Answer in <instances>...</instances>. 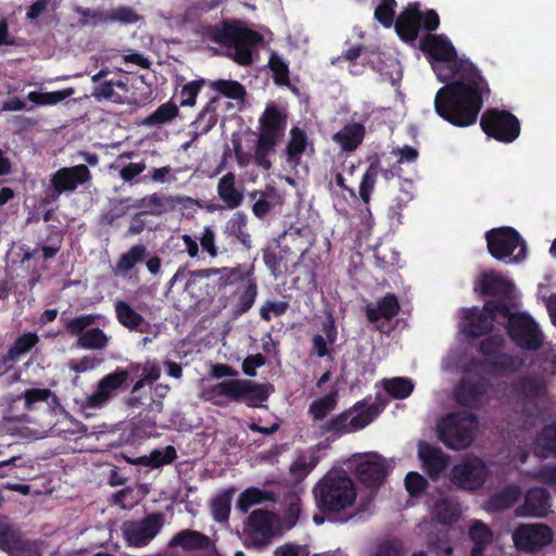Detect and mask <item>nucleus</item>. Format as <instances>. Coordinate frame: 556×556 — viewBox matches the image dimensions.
Wrapping results in <instances>:
<instances>
[{
    "label": "nucleus",
    "instance_id": "f257e3e1",
    "mask_svg": "<svg viewBox=\"0 0 556 556\" xmlns=\"http://www.w3.org/2000/svg\"><path fill=\"white\" fill-rule=\"evenodd\" d=\"M438 78L446 83L434 97V111L453 126L465 128L476 124L491 88L471 61L459 59L445 35L428 34L419 40Z\"/></svg>",
    "mask_w": 556,
    "mask_h": 556
},
{
    "label": "nucleus",
    "instance_id": "f03ea898",
    "mask_svg": "<svg viewBox=\"0 0 556 556\" xmlns=\"http://www.w3.org/2000/svg\"><path fill=\"white\" fill-rule=\"evenodd\" d=\"M203 39L228 49L230 58L239 65L252 64V51L263 41V36L250 29L237 20H226L222 25H204L201 28Z\"/></svg>",
    "mask_w": 556,
    "mask_h": 556
},
{
    "label": "nucleus",
    "instance_id": "7ed1b4c3",
    "mask_svg": "<svg viewBox=\"0 0 556 556\" xmlns=\"http://www.w3.org/2000/svg\"><path fill=\"white\" fill-rule=\"evenodd\" d=\"M316 505L328 518L352 507L356 501L354 481L344 471L327 472L313 489Z\"/></svg>",
    "mask_w": 556,
    "mask_h": 556
},
{
    "label": "nucleus",
    "instance_id": "20e7f679",
    "mask_svg": "<svg viewBox=\"0 0 556 556\" xmlns=\"http://www.w3.org/2000/svg\"><path fill=\"white\" fill-rule=\"evenodd\" d=\"M274 387L270 383H260L250 379H230L217 382L206 389V399L222 406L217 397H227L230 402L242 403L248 407L257 408L268 400Z\"/></svg>",
    "mask_w": 556,
    "mask_h": 556
},
{
    "label": "nucleus",
    "instance_id": "39448f33",
    "mask_svg": "<svg viewBox=\"0 0 556 556\" xmlns=\"http://www.w3.org/2000/svg\"><path fill=\"white\" fill-rule=\"evenodd\" d=\"M488 307L502 314L507 336L520 349L536 351L543 345L544 337L536 321L527 313H513L504 300H488Z\"/></svg>",
    "mask_w": 556,
    "mask_h": 556
},
{
    "label": "nucleus",
    "instance_id": "423d86ee",
    "mask_svg": "<svg viewBox=\"0 0 556 556\" xmlns=\"http://www.w3.org/2000/svg\"><path fill=\"white\" fill-rule=\"evenodd\" d=\"M504 346L505 339L501 334H492L482 340L478 351L485 358L475 362L476 367L488 375H513L518 372L525 365L523 358L502 352Z\"/></svg>",
    "mask_w": 556,
    "mask_h": 556
},
{
    "label": "nucleus",
    "instance_id": "0eeeda50",
    "mask_svg": "<svg viewBox=\"0 0 556 556\" xmlns=\"http://www.w3.org/2000/svg\"><path fill=\"white\" fill-rule=\"evenodd\" d=\"M477 424V416L472 413H452L443 417L439 422L438 437L451 450H465L473 441Z\"/></svg>",
    "mask_w": 556,
    "mask_h": 556
},
{
    "label": "nucleus",
    "instance_id": "6e6552de",
    "mask_svg": "<svg viewBox=\"0 0 556 556\" xmlns=\"http://www.w3.org/2000/svg\"><path fill=\"white\" fill-rule=\"evenodd\" d=\"M65 312L61 315L66 333L76 337V346L84 350H103L109 345L110 337L100 328L93 327L99 315L87 314L74 318H65Z\"/></svg>",
    "mask_w": 556,
    "mask_h": 556
},
{
    "label": "nucleus",
    "instance_id": "1a4fd4ad",
    "mask_svg": "<svg viewBox=\"0 0 556 556\" xmlns=\"http://www.w3.org/2000/svg\"><path fill=\"white\" fill-rule=\"evenodd\" d=\"M485 240L488 251L495 260L514 256L515 262H520L527 256V244L513 227L493 228L486 231Z\"/></svg>",
    "mask_w": 556,
    "mask_h": 556
},
{
    "label": "nucleus",
    "instance_id": "9d476101",
    "mask_svg": "<svg viewBox=\"0 0 556 556\" xmlns=\"http://www.w3.org/2000/svg\"><path fill=\"white\" fill-rule=\"evenodd\" d=\"M480 127L490 138L498 142L511 143L520 136V122L507 110L486 109L480 117Z\"/></svg>",
    "mask_w": 556,
    "mask_h": 556
},
{
    "label": "nucleus",
    "instance_id": "9b49d317",
    "mask_svg": "<svg viewBox=\"0 0 556 556\" xmlns=\"http://www.w3.org/2000/svg\"><path fill=\"white\" fill-rule=\"evenodd\" d=\"M91 178L92 175L85 164L61 167L51 175L50 186L41 202H56L62 193L75 191L79 185L89 182Z\"/></svg>",
    "mask_w": 556,
    "mask_h": 556
},
{
    "label": "nucleus",
    "instance_id": "f8f14e48",
    "mask_svg": "<svg viewBox=\"0 0 556 556\" xmlns=\"http://www.w3.org/2000/svg\"><path fill=\"white\" fill-rule=\"evenodd\" d=\"M165 516L152 513L140 520H127L122 525V533L131 547L147 546L162 530Z\"/></svg>",
    "mask_w": 556,
    "mask_h": 556
},
{
    "label": "nucleus",
    "instance_id": "ddd939ff",
    "mask_svg": "<svg viewBox=\"0 0 556 556\" xmlns=\"http://www.w3.org/2000/svg\"><path fill=\"white\" fill-rule=\"evenodd\" d=\"M490 476L485 463L479 457L467 458L451 469L450 480L459 489L477 491L483 486Z\"/></svg>",
    "mask_w": 556,
    "mask_h": 556
},
{
    "label": "nucleus",
    "instance_id": "4468645a",
    "mask_svg": "<svg viewBox=\"0 0 556 556\" xmlns=\"http://www.w3.org/2000/svg\"><path fill=\"white\" fill-rule=\"evenodd\" d=\"M513 395L521 403V413L533 418L538 409V402L547 395L546 383L536 377L522 376L510 386Z\"/></svg>",
    "mask_w": 556,
    "mask_h": 556
},
{
    "label": "nucleus",
    "instance_id": "2eb2a0df",
    "mask_svg": "<svg viewBox=\"0 0 556 556\" xmlns=\"http://www.w3.org/2000/svg\"><path fill=\"white\" fill-rule=\"evenodd\" d=\"M276 514L267 509H254L244 525L247 541L257 548L265 547L276 534Z\"/></svg>",
    "mask_w": 556,
    "mask_h": 556
},
{
    "label": "nucleus",
    "instance_id": "dca6fc26",
    "mask_svg": "<svg viewBox=\"0 0 556 556\" xmlns=\"http://www.w3.org/2000/svg\"><path fill=\"white\" fill-rule=\"evenodd\" d=\"M129 378V371L117 367L113 372L105 375L97 384V389L81 402L80 407L101 408L109 403L116 391L123 387Z\"/></svg>",
    "mask_w": 556,
    "mask_h": 556
},
{
    "label": "nucleus",
    "instance_id": "f3484780",
    "mask_svg": "<svg viewBox=\"0 0 556 556\" xmlns=\"http://www.w3.org/2000/svg\"><path fill=\"white\" fill-rule=\"evenodd\" d=\"M552 529L543 523L520 525L513 532V541L520 552L534 553L553 542Z\"/></svg>",
    "mask_w": 556,
    "mask_h": 556
},
{
    "label": "nucleus",
    "instance_id": "a211bd4d",
    "mask_svg": "<svg viewBox=\"0 0 556 556\" xmlns=\"http://www.w3.org/2000/svg\"><path fill=\"white\" fill-rule=\"evenodd\" d=\"M254 274V265L238 264L235 267L204 268L190 271L189 282L217 277L216 286L225 289L227 286L240 285L249 276Z\"/></svg>",
    "mask_w": 556,
    "mask_h": 556
},
{
    "label": "nucleus",
    "instance_id": "6ab92c4d",
    "mask_svg": "<svg viewBox=\"0 0 556 556\" xmlns=\"http://www.w3.org/2000/svg\"><path fill=\"white\" fill-rule=\"evenodd\" d=\"M465 333L470 338H480L493 330V323L503 324L502 314L494 307H488L486 302L482 308L473 306L465 312Z\"/></svg>",
    "mask_w": 556,
    "mask_h": 556
},
{
    "label": "nucleus",
    "instance_id": "aec40b11",
    "mask_svg": "<svg viewBox=\"0 0 556 556\" xmlns=\"http://www.w3.org/2000/svg\"><path fill=\"white\" fill-rule=\"evenodd\" d=\"M489 387V382L483 378H462L454 390L455 401L466 408H480Z\"/></svg>",
    "mask_w": 556,
    "mask_h": 556
},
{
    "label": "nucleus",
    "instance_id": "412c9836",
    "mask_svg": "<svg viewBox=\"0 0 556 556\" xmlns=\"http://www.w3.org/2000/svg\"><path fill=\"white\" fill-rule=\"evenodd\" d=\"M288 124V114L285 109L276 103H268L258 119V136L280 140L285 135Z\"/></svg>",
    "mask_w": 556,
    "mask_h": 556
},
{
    "label": "nucleus",
    "instance_id": "4be33fe9",
    "mask_svg": "<svg viewBox=\"0 0 556 556\" xmlns=\"http://www.w3.org/2000/svg\"><path fill=\"white\" fill-rule=\"evenodd\" d=\"M355 475L364 486L377 491L387 477L386 459L378 454H372L357 464Z\"/></svg>",
    "mask_w": 556,
    "mask_h": 556
},
{
    "label": "nucleus",
    "instance_id": "5701e85b",
    "mask_svg": "<svg viewBox=\"0 0 556 556\" xmlns=\"http://www.w3.org/2000/svg\"><path fill=\"white\" fill-rule=\"evenodd\" d=\"M481 294L504 300L509 305L514 299L515 285L505 277L497 274L484 273L479 280V287L476 288Z\"/></svg>",
    "mask_w": 556,
    "mask_h": 556
},
{
    "label": "nucleus",
    "instance_id": "b1692460",
    "mask_svg": "<svg viewBox=\"0 0 556 556\" xmlns=\"http://www.w3.org/2000/svg\"><path fill=\"white\" fill-rule=\"evenodd\" d=\"M418 2L408 5L397 16L394 27L397 36L405 42H414L420 29V8Z\"/></svg>",
    "mask_w": 556,
    "mask_h": 556
},
{
    "label": "nucleus",
    "instance_id": "393cba45",
    "mask_svg": "<svg viewBox=\"0 0 556 556\" xmlns=\"http://www.w3.org/2000/svg\"><path fill=\"white\" fill-rule=\"evenodd\" d=\"M551 507V495L543 488L527 491L525 502L517 507L516 515L521 517H544Z\"/></svg>",
    "mask_w": 556,
    "mask_h": 556
},
{
    "label": "nucleus",
    "instance_id": "a878e982",
    "mask_svg": "<svg viewBox=\"0 0 556 556\" xmlns=\"http://www.w3.org/2000/svg\"><path fill=\"white\" fill-rule=\"evenodd\" d=\"M418 457L431 479L438 478L448 465V456L440 447L426 442L419 443Z\"/></svg>",
    "mask_w": 556,
    "mask_h": 556
},
{
    "label": "nucleus",
    "instance_id": "bb28decb",
    "mask_svg": "<svg viewBox=\"0 0 556 556\" xmlns=\"http://www.w3.org/2000/svg\"><path fill=\"white\" fill-rule=\"evenodd\" d=\"M321 331L324 334L316 333L312 337V353L323 358L331 355V349L338 340V328L332 313H328L321 321Z\"/></svg>",
    "mask_w": 556,
    "mask_h": 556
},
{
    "label": "nucleus",
    "instance_id": "cd10ccee",
    "mask_svg": "<svg viewBox=\"0 0 556 556\" xmlns=\"http://www.w3.org/2000/svg\"><path fill=\"white\" fill-rule=\"evenodd\" d=\"M401 305L395 293L389 292L377 301L365 306V315L369 323L376 324L381 319L391 320L399 315Z\"/></svg>",
    "mask_w": 556,
    "mask_h": 556
},
{
    "label": "nucleus",
    "instance_id": "c85d7f7f",
    "mask_svg": "<svg viewBox=\"0 0 556 556\" xmlns=\"http://www.w3.org/2000/svg\"><path fill=\"white\" fill-rule=\"evenodd\" d=\"M257 292V281L253 274L244 279L233 292L236 299L233 314L240 316L249 312L255 303Z\"/></svg>",
    "mask_w": 556,
    "mask_h": 556
},
{
    "label": "nucleus",
    "instance_id": "c756f323",
    "mask_svg": "<svg viewBox=\"0 0 556 556\" xmlns=\"http://www.w3.org/2000/svg\"><path fill=\"white\" fill-rule=\"evenodd\" d=\"M366 134V128L361 123L346 124L341 130L336 132L332 137L333 141L338 143L345 152L355 151L363 142Z\"/></svg>",
    "mask_w": 556,
    "mask_h": 556
},
{
    "label": "nucleus",
    "instance_id": "7c9ffc66",
    "mask_svg": "<svg viewBox=\"0 0 556 556\" xmlns=\"http://www.w3.org/2000/svg\"><path fill=\"white\" fill-rule=\"evenodd\" d=\"M211 544L207 535L191 529L177 532L169 542L170 547H181L185 551L207 549Z\"/></svg>",
    "mask_w": 556,
    "mask_h": 556
},
{
    "label": "nucleus",
    "instance_id": "2f4dec72",
    "mask_svg": "<svg viewBox=\"0 0 556 556\" xmlns=\"http://www.w3.org/2000/svg\"><path fill=\"white\" fill-rule=\"evenodd\" d=\"M521 497V489L516 484H509L493 493L486 502V507L493 513L504 511L513 507Z\"/></svg>",
    "mask_w": 556,
    "mask_h": 556
},
{
    "label": "nucleus",
    "instance_id": "473e14b6",
    "mask_svg": "<svg viewBox=\"0 0 556 556\" xmlns=\"http://www.w3.org/2000/svg\"><path fill=\"white\" fill-rule=\"evenodd\" d=\"M180 203V199L174 197H165L159 193H152L136 200L134 206L143 208L142 212L154 216L164 214L174 203Z\"/></svg>",
    "mask_w": 556,
    "mask_h": 556
},
{
    "label": "nucleus",
    "instance_id": "72a5a7b5",
    "mask_svg": "<svg viewBox=\"0 0 556 556\" xmlns=\"http://www.w3.org/2000/svg\"><path fill=\"white\" fill-rule=\"evenodd\" d=\"M534 453L541 458L556 456V421L545 425L533 443Z\"/></svg>",
    "mask_w": 556,
    "mask_h": 556
},
{
    "label": "nucleus",
    "instance_id": "f704fd0d",
    "mask_svg": "<svg viewBox=\"0 0 556 556\" xmlns=\"http://www.w3.org/2000/svg\"><path fill=\"white\" fill-rule=\"evenodd\" d=\"M117 321L129 330L143 332L142 326H149L144 318L129 303L118 300L114 303Z\"/></svg>",
    "mask_w": 556,
    "mask_h": 556
},
{
    "label": "nucleus",
    "instance_id": "c9c22d12",
    "mask_svg": "<svg viewBox=\"0 0 556 556\" xmlns=\"http://www.w3.org/2000/svg\"><path fill=\"white\" fill-rule=\"evenodd\" d=\"M217 193L228 208H236L240 206L243 201V193L236 188V176L231 172L225 174L219 179Z\"/></svg>",
    "mask_w": 556,
    "mask_h": 556
},
{
    "label": "nucleus",
    "instance_id": "e433bc0d",
    "mask_svg": "<svg viewBox=\"0 0 556 556\" xmlns=\"http://www.w3.org/2000/svg\"><path fill=\"white\" fill-rule=\"evenodd\" d=\"M220 101L218 96H215L208 100L204 108L199 113L197 119L193 122L195 128V136L207 134L217 123V105Z\"/></svg>",
    "mask_w": 556,
    "mask_h": 556
},
{
    "label": "nucleus",
    "instance_id": "4c0bfd02",
    "mask_svg": "<svg viewBox=\"0 0 556 556\" xmlns=\"http://www.w3.org/2000/svg\"><path fill=\"white\" fill-rule=\"evenodd\" d=\"M278 496L273 491L261 490L258 488H249L244 490L237 501V508L242 513H248L253 505L262 504L264 502L276 503Z\"/></svg>",
    "mask_w": 556,
    "mask_h": 556
},
{
    "label": "nucleus",
    "instance_id": "58836bf2",
    "mask_svg": "<svg viewBox=\"0 0 556 556\" xmlns=\"http://www.w3.org/2000/svg\"><path fill=\"white\" fill-rule=\"evenodd\" d=\"M469 538L473 542L470 556H482L493 540V533L485 523L476 520L469 529Z\"/></svg>",
    "mask_w": 556,
    "mask_h": 556
},
{
    "label": "nucleus",
    "instance_id": "ea45409f",
    "mask_svg": "<svg viewBox=\"0 0 556 556\" xmlns=\"http://www.w3.org/2000/svg\"><path fill=\"white\" fill-rule=\"evenodd\" d=\"M148 249L143 244L132 245L126 253H123L114 268L116 276H125L138 263L144 261L148 255Z\"/></svg>",
    "mask_w": 556,
    "mask_h": 556
},
{
    "label": "nucleus",
    "instance_id": "a19ab883",
    "mask_svg": "<svg viewBox=\"0 0 556 556\" xmlns=\"http://www.w3.org/2000/svg\"><path fill=\"white\" fill-rule=\"evenodd\" d=\"M307 147V135L298 126L290 130V140L286 147L287 162L298 165Z\"/></svg>",
    "mask_w": 556,
    "mask_h": 556
},
{
    "label": "nucleus",
    "instance_id": "79ce46f5",
    "mask_svg": "<svg viewBox=\"0 0 556 556\" xmlns=\"http://www.w3.org/2000/svg\"><path fill=\"white\" fill-rule=\"evenodd\" d=\"M302 513V500L295 494L291 493L286 496V507L279 520V529L289 531L293 529Z\"/></svg>",
    "mask_w": 556,
    "mask_h": 556
},
{
    "label": "nucleus",
    "instance_id": "37998d69",
    "mask_svg": "<svg viewBox=\"0 0 556 556\" xmlns=\"http://www.w3.org/2000/svg\"><path fill=\"white\" fill-rule=\"evenodd\" d=\"M380 172V160L377 155L370 159L369 166L364 173L361 184H359V198L362 202L366 205L369 204L371 194L375 190L377 177Z\"/></svg>",
    "mask_w": 556,
    "mask_h": 556
},
{
    "label": "nucleus",
    "instance_id": "c03bdc74",
    "mask_svg": "<svg viewBox=\"0 0 556 556\" xmlns=\"http://www.w3.org/2000/svg\"><path fill=\"white\" fill-rule=\"evenodd\" d=\"M1 551L5 552L10 556H39V549L37 545L26 539L15 530L7 543L3 545Z\"/></svg>",
    "mask_w": 556,
    "mask_h": 556
},
{
    "label": "nucleus",
    "instance_id": "a18cd8bd",
    "mask_svg": "<svg viewBox=\"0 0 556 556\" xmlns=\"http://www.w3.org/2000/svg\"><path fill=\"white\" fill-rule=\"evenodd\" d=\"M278 141L258 136L254 146L253 163L264 169L269 170L273 167L270 155L275 153Z\"/></svg>",
    "mask_w": 556,
    "mask_h": 556
},
{
    "label": "nucleus",
    "instance_id": "49530a36",
    "mask_svg": "<svg viewBox=\"0 0 556 556\" xmlns=\"http://www.w3.org/2000/svg\"><path fill=\"white\" fill-rule=\"evenodd\" d=\"M247 227V216L242 212H237L227 222L226 232L238 239V241L247 249L250 250L252 248V241L250 233L245 230Z\"/></svg>",
    "mask_w": 556,
    "mask_h": 556
},
{
    "label": "nucleus",
    "instance_id": "de8ad7c7",
    "mask_svg": "<svg viewBox=\"0 0 556 556\" xmlns=\"http://www.w3.org/2000/svg\"><path fill=\"white\" fill-rule=\"evenodd\" d=\"M383 388L393 399L404 400L413 393L415 384L409 378L394 377L391 379H384Z\"/></svg>",
    "mask_w": 556,
    "mask_h": 556
},
{
    "label": "nucleus",
    "instance_id": "09e8293b",
    "mask_svg": "<svg viewBox=\"0 0 556 556\" xmlns=\"http://www.w3.org/2000/svg\"><path fill=\"white\" fill-rule=\"evenodd\" d=\"M74 93L75 89L72 87L49 92L30 91L27 94V99L36 105H54L72 97Z\"/></svg>",
    "mask_w": 556,
    "mask_h": 556
},
{
    "label": "nucleus",
    "instance_id": "8fccbe9b",
    "mask_svg": "<svg viewBox=\"0 0 556 556\" xmlns=\"http://www.w3.org/2000/svg\"><path fill=\"white\" fill-rule=\"evenodd\" d=\"M235 489L225 490L215 496L211 504L212 515L217 522H225L229 519L231 500Z\"/></svg>",
    "mask_w": 556,
    "mask_h": 556
},
{
    "label": "nucleus",
    "instance_id": "3c124183",
    "mask_svg": "<svg viewBox=\"0 0 556 556\" xmlns=\"http://www.w3.org/2000/svg\"><path fill=\"white\" fill-rule=\"evenodd\" d=\"M73 11L79 16L77 21L79 27H94L99 24H108L106 10H94L75 5Z\"/></svg>",
    "mask_w": 556,
    "mask_h": 556
},
{
    "label": "nucleus",
    "instance_id": "603ef678",
    "mask_svg": "<svg viewBox=\"0 0 556 556\" xmlns=\"http://www.w3.org/2000/svg\"><path fill=\"white\" fill-rule=\"evenodd\" d=\"M338 391L333 390L327 395L312 402L308 407L309 414L315 420H323L331 410L336 408Z\"/></svg>",
    "mask_w": 556,
    "mask_h": 556
},
{
    "label": "nucleus",
    "instance_id": "864d4df0",
    "mask_svg": "<svg viewBox=\"0 0 556 556\" xmlns=\"http://www.w3.org/2000/svg\"><path fill=\"white\" fill-rule=\"evenodd\" d=\"M210 87L232 100H241L245 96V88L237 80L217 79L208 83Z\"/></svg>",
    "mask_w": 556,
    "mask_h": 556
},
{
    "label": "nucleus",
    "instance_id": "5fc2aeb1",
    "mask_svg": "<svg viewBox=\"0 0 556 556\" xmlns=\"http://www.w3.org/2000/svg\"><path fill=\"white\" fill-rule=\"evenodd\" d=\"M129 198L111 200L109 210L100 215L101 224L106 226H113L117 219L125 216L129 211Z\"/></svg>",
    "mask_w": 556,
    "mask_h": 556
},
{
    "label": "nucleus",
    "instance_id": "6e6d98bb",
    "mask_svg": "<svg viewBox=\"0 0 556 556\" xmlns=\"http://www.w3.org/2000/svg\"><path fill=\"white\" fill-rule=\"evenodd\" d=\"M268 67L273 72V79L276 85H290V71L288 64L276 52H273L268 60Z\"/></svg>",
    "mask_w": 556,
    "mask_h": 556
},
{
    "label": "nucleus",
    "instance_id": "4d7b16f0",
    "mask_svg": "<svg viewBox=\"0 0 556 556\" xmlns=\"http://www.w3.org/2000/svg\"><path fill=\"white\" fill-rule=\"evenodd\" d=\"M179 113L178 106L168 101L160 105L151 115L147 117V124L162 125L172 122Z\"/></svg>",
    "mask_w": 556,
    "mask_h": 556
},
{
    "label": "nucleus",
    "instance_id": "13d9d810",
    "mask_svg": "<svg viewBox=\"0 0 556 556\" xmlns=\"http://www.w3.org/2000/svg\"><path fill=\"white\" fill-rule=\"evenodd\" d=\"M106 14L108 24L121 23L123 25H130L137 23L140 20V16L136 13V11L132 8L126 5L106 10Z\"/></svg>",
    "mask_w": 556,
    "mask_h": 556
},
{
    "label": "nucleus",
    "instance_id": "bf43d9fd",
    "mask_svg": "<svg viewBox=\"0 0 556 556\" xmlns=\"http://www.w3.org/2000/svg\"><path fill=\"white\" fill-rule=\"evenodd\" d=\"M435 520L444 526H451L458 519L457 509L446 500L438 501L433 507Z\"/></svg>",
    "mask_w": 556,
    "mask_h": 556
},
{
    "label": "nucleus",
    "instance_id": "052dcab7",
    "mask_svg": "<svg viewBox=\"0 0 556 556\" xmlns=\"http://www.w3.org/2000/svg\"><path fill=\"white\" fill-rule=\"evenodd\" d=\"M381 412V408L377 403L367 405L365 409H362L357 415L350 419V430L356 431L364 429L368 426Z\"/></svg>",
    "mask_w": 556,
    "mask_h": 556
},
{
    "label": "nucleus",
    "instance_id": "680f3d73",
    "mask_svg": "<svg viewBox=\"0 0 556 556\" xmlns=\"http://www.w3.org/2000/svg\"><path fill=\"white\" fill-rule=\"evenodd\" d=\"M38 342L39 337L36 332H24L15 339L9 349L13 351L14 355L20 359L21 356L30 352Z\"/></svg>",
    "mask_w": 556,
    "mask_h": 556
},
{
    "label": "nucleus",
    "instance_id": "e2e57ef3",
    "mask_svg": "<svg viewBox=\"0 0 556 556\" xmlns=\"http://www.w3.org/2000/svg\"><path fill=\"white\" fill-rule=\"evenodd\" d=\"M22 397L25 401L24 407L27 410L34 409V406L38 402H48L51 397L54 403H58V397L52 393L50 389H27L22 394Z\"/></svg>",
    "mask_w": 556,
    "mask_h": 556
},
{
    "label": "nucleus",
    "instance_id": "0e129e2a",
    "mask_svg": "<svg viewBox=\"0 0 556 556\" xmlns=\"http://www.w3.org/2000/svg\"><path fill=\"white\" fill-rule=\"evenodd\" d=\"M375 264L381 269H389L399 264L400 253L388 247H377L374 252Z\"/></svg>",
    "mask_w": 556,
    "mask_h": 556
},
{
    "label": "nucleus",
    "instance_id": "69168bd1",
    "mask_svg": "<svg viewBox=\"0 0 556 556\" xmlns=\"http://www.w3.org/2000/svg\"><path fill=\"white\" fill-rule=\"evenodd\" d=\"M205 84L204 78H199L184 85L180 90V106H194L197 97Z\"/></svg>",
    "mask_w": 556,
    "mask_h": 556
},
{
    "label": "nucleus",
    "instance_id": "338daca9",
    "mask_svg": "<svg viewBox=\"0 0 556 556\" xmlns=\"http://www.w3.org/2000/svg\"><path fill=\"white\" fill-rule=\"evenodd\" d=\"M396 5L395 0H381L375 10V18L384 27H391L394 23Z\"/></svg>",
    "mask_w": 556,
    "mask_h": 556
},
{
    "label": "nucleus",
    "instance_id": "774afa93",
    "mask_svg": "<svg viewBox=\"0 0 556 556\" xmlns=\"http://www.w3.org/2000/svg\"><path fill=\"white\" fill-rule=\"evenodd\" d=\"M428 484L427 479L416 471H409L405 477V489L413 497L420 496Z\"/></svg>",
    "mask_w": 556,
    "mask_h": 556
}]
</instances>
